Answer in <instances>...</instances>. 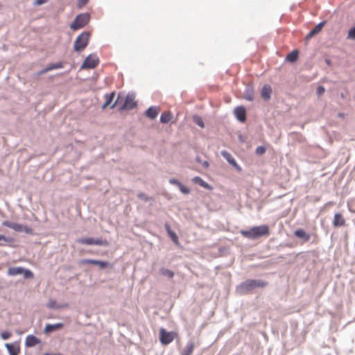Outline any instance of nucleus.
Wrapping results in <instances>:
<instances>
[{
	"mask_svg": "<svg viewBox=\"0 0 355 355\" xmlns=\"http://www.w3.org/2000/svg\"><path fill=\"white\" fill-rule=\"evenodd\" d=\"M268 285L267 281L261 279H247L236 286L235 292L240 295L254 293L256 290L261 289Z\"/></svg>",
	"mask_w": 355,
	"mask_h": 355,
	"instance_id": "nucleus-1",
	"label": "nucleus"
},
{
	"mask_svg": "<svg viewBox=\"0 0 355 355\" xmlns=\"http://www.w3.org/2000/svg\"><path fill=\"white\" fill-rule=\"evenodd\" d=\"M240 233L244 237L256 240L270 234V228L268 225H261L251 227L249 230H242Z\"/></svg>",
	"mask_w": 355,
	"mask_h": 355,
	"instance_id": "nucleus-2",
	"label": "nucleus"
},
{
	"mask_svg": "<svg viewBox=\"0 0 355 355\" xmlns=\"http://www.w3.org/2000/svg\"><path fill=\"white\" fill-rule=\"evenodd\" d=\"M91 36L92 33L89 31H83L75 39L73 50L78 53L83 52L89 44Z\"/></svg>",
	"mask_w": 355,
	"mask_h": 355,
	"instance_id": "nucleus-3",
	"label": "nucleus"
},
{
	"mask_svg": "<svg viewBox=\"0 0 355 355\" xmlns=\"http://www.w3.org/2000/svg\"><path fill=\"white\" fill-rule=\"evenodd\" d=\"M91 15L89 12H81L78 14L71 22L70 29L75 31L86 26L90 21Z\"/></svg>",
	"mask_w": 355,
	"mask_h": 355,
	"instance_id": "nucleus-4",
	"label": "nucleus"
},
{
	"mask_svg": "<svg viewBox=\"0 0 355 355\" xmlns=\"http://www.w3.org/2000/svg\"><path fill=\"white\" fill-rule=\"evenodd\" d=\"M177 337H178V334L176 331H168L164 327H161L159 329V339L162 345H168Z\"/></svg>",
	"mask_w": 355,
	"mask_h": 355,
	"instance_id": "nucleus-5",
	"label": "nucleus"
},
{
	"mask_svg": "<svg viewBox=\"0 0 355 355\" xmlns=\"http://www.w3.org/2000/svg\"><path fill=\"white\" fill-rule=\"evenodd\" d=\"M135 94L132 92H129L124 98L123 103L119 106L120 112L125 110H131L137 105V102L135 101Z\"/></svg>",
	"mask_w": 355,
	"mask_h": 355,
	"instance_id": "nucleus-6",
	"label": "nucleus"
},
{
	"mask_svg": "<svg viewBox=\"0 0 355 355\" xmlns=\"http://www.w3.org/2000/svg\"><path fill=\"white\" fill-rule=\"evenodd\" d=\"M99 62L98 57L95 53H90L83 60L80 69H93L98 65Z\"/></svg>",
	"mask_w": 355,
	"mask_h": 355,
	"instance_id": "nucleus-7",
	"label": "nucleus"
},
{
	"mask_svg": "<svg viewBox=\"0 0 355 355\" xmlns=\"http://www.w3.org/2000/svg\"><path fill=\"white\" fill-rule=\"evenodd\" d=\"M80 264L97 266L101 270H105L107 268L112 269L113 268V264L110 261L101 259H83L80 261Z\"/></svg>",
	"mask_w": 355,
	"mask_h": 355,
	"instance_id": "nucleus-8",
	"label": "nucleus"
},
{
	"mask_svg": "<svg viewBox=\"0 0 355 355\" xmlns=\"http://www.w3.org/2000/svg\"><path fill=\"white\" fill-rule=\"evenodd\" d=\"M233 114L236 119L241 123H244L247 120V110L244 105H238L233 110Z\"/></svg>",
	"mask_w": 355,
	"mask_h": 355,
	"instance_id": "nucleus-9",
	"label": "nucleus"
},
{
	"mask_svg": "<svg viewBox=\"0 0 355 355\" xmlns=\"http://www.w3.org/2000/svg\"><path fill=\"white\" fill-rule=\"evenodd\" d=\"M220 154L223 156V157L226 159L227 163L230 166H232L236 171L241 172L242 171L241 166L237 163L236 159L232 157V155L229 152L224 150L221 151Z\"/></svg>",
	"mask_w": 355,
	"mask_h": 355,
	"instance_id": "nucleus-10",
	"label": "nucleus"
},
{
	"mask_svg": "<svg viewBox=\"0 0 355 355\" xmlns=\"http://www.w3.org/2000/svg\"><path fill=\"white\" fill-rule=\"evenodd\" d=\"M243 98L250 102H252L254 99V89L252 83L246 84L243 93Z\"/></svg>",
	"mask_w": 355,
	"mask_h": 355,
	"instance_id": "nucleus-11",
	"label": "nucleus"
},
{
	"mask_svg": "<svg viewBox=\"0 0 355 355\" xmlns=\"http://www.w3.org/2000/svg\"><path fill=\"white\" fill-rule=\"evenodd\" d=\"M327 24L326 20H323L319 22L317 25L315 26L313 28H312L306 35L304 40L305 42H308L309 40H311L313 36L318 34L324 27V26Z\"/></svg>",
	"mask_w": 355,
	"mask_h": 355,
	"instance_id": "nucleus-12",
	"label": "nucleus"
},
{
	"mask_svg": "<svg viewBox=\"0 0 355 355\" xmlns=\"http://www.w3.org/2000/svg\"><path fill=\"white\" fill-rule=\"evenodd\" d=\"M63 327H64L63 322H57L55 324L46 323L43 329V332H44V334L48 335L52 332H54L55 331L61 329Z\"/></svg>",
	"mask_w": 355,
	"mask_h": 355,
	"instance_id": "nucleus-13",
	"label": "nucleus"
},
{
	"mask_svg": "<svg viewBox=\"0 0 355 355\" xmlns=\"http://www.w3.org/2000/svg\"><path fill=\"white\" fill-rule=\"evenodd\" d=\"M5 347L9 355H19L20 352L19 341H15L12 343H6Z\"/></svg>",
	"mask_w": 355,
	"mask_h": 355,
	"instance_id": "nucleus-14",
	"label": "nucleus"
},
{
	"mask_svg": "<svg viewBox=\"0 0 355 355\" xmlns=\"http://www.w3.org/2000/svg\"><path fill=\"white\" fill-rule=\"evenodd\" d=\"M272 92V89L271 86L268 84H264L260 92L261 97L264 101L267 102L270 100Z\"/></svg>",
	"mask_w": 355,
	"mask_h": 355,
	"instance_id": "nucleus-15",
	"label": "nucleus"
},
{
	"mask_svg": "<svg viewBox=\"0 0 355 355\" xmlns=\"http://www.w3.org/2000/svg\"><path fill=\"white\" fill-rule=\"evenodd\" d=\"M293 235L302 241V242H307L311 239V234L308 232H306L304 229L302 228H297L296 229L294 232Z\"/></svg>",
	"mask_w": 355,
	"mask_h": 355,
	"instance_id": "nucleus-16",
	"label": "nucleus"
},
{
	"mask_svg": "<svg viewBox=\"0 0 355 355\" xmlns=\"http://www.w3.org/2000/svg\"><path fill=\"white\" fill-rule=\"evenodd\" d=\"M168 182L171 184L177 186L183 194L187 195L190 193L191 189L188 187L184 185L178 179L171 178Z\"/></svg>",
	"mask_w": 355,
	"mask_h": 355,
	"instance_id": "nucleus-17",
	"label": "nucleus"
},
{
	"mask_svg": "<svg viewBox=\"0 0 355 355\" xmlns=\"http://www.w3.org/2000/svg\"><path fill=\"white\" fill-rule=\"evenodd\" d=\"M41 343H42V341L40 338H38L33 334H29L26 337L25 347H33L38 344H40Z\"/></svg>",
	"mask_w": 355,
	"mask_h": 355,
	"instance_id": "nucleus-18",
	"label": "nucleus"
},
{
	"mask_svg": "<svg viewBox=\"0 0 355 355\" xmlns=\"http://www.w3.org/2000/svg\"><path fill=\"white\" fill-rule=\"evenodd\" d=\"M1 225L3 226L7 227L10 229L13 230L17 232H22V228L24 224H20L16 222H12L10 220H4L2 222Z\"/></svg>",
	"mask_w": 355,
	"mask_h": 355,
	"instance_id": "nucleus-19",
	"label": "nucleus"
},
{
	"mask_svg": "<svg viewBox=\"0 0 355 355\" xmlns=\"http://www.w3.org/2000/svg\"><path fill=\"white\" fill-rule=\"evenodd\" d=\"M159 112V107L157 106H150L145 111V116L151 120H154L157 117V115Z\"/></svg>",
	"mask_w": 355,
	"mask_h": 355,
	"instance_id": "nucleus-20",
	"label": "nucleus"
},
{
	"mask_svg": "<svg viewBox=\"0 0 355 355\" xmlns=\"http://www.w3.org/2000/svg\"><path fill=\"white\" fill-rule=\"evenodd\" d=\"M333 225L334 227H340L345 225V219L340 213H336L334 216Z\"/></svg>",
	"mask_w": 355,
	"mask_h": 355,
	"instance_id": "nucleus-21",
	"label": "nucleus"
},
{
	"mask_svg": "<svg viewBox=\"0 0 355 355\" xmlns=\"http://www.w3.org/2000/svg\"><path fill=\"white\" fill-rule=\"evenodd\" d=\"M192 182L194 184H198L199 186H200L202 188L207 189L209 191H211L214 189V187L211 184H209L208 182H205L200 176H195L194 178H193Z\"/></svg>",
	"mask_w": 355,
	"mask_h": 355,
	"instance_id": "nucleus-22",
	"label": "nucleus"
},
{
	"mask_svg": "<svg viewBox=\"0 0 355 355\" xmlns=\"http://www.w3.org/2000/svg\"><path fill=\"white\" fill-rule=\"evenodd\" d=\"M298 58L299 51L297 49H294L286 55L285 58V61L290 63H294L298 60Z\"/></svg>",
	"mask_w": 355,
	"mask_h": 355,
	"instance_id": "nucleus-23",
	"label": "nucleus"
},
{
	"mask_svg": "<svg viewBox=\"0 0 355 355\" xmlns=\"http://www.w3.org/2000/svg\"><path fill=\"white\" fill-rule=\"evenodd\" d=\"M173 118V114L171 111H166L162 113L159 117V122L162 124L168 123Z\"/></svg>",
	"mask_w": 355,
	"mask_h": 355,
	"instance_id": "nucleus-24",
	"label": "nucleus"
},
{
	"mask_svg": "<svg viewBox=\"0 0 355 355\" xmlns=\"http://www.w3.org/2000/svg\"><path fill=\"white\" fill-rule=\"evenodd\" d=\"M76 242L79 244L86 245H94V237H81L76 240Z\"/></svg>",
	"mask_w": 355,
	"mask_h": 355,
	"instance_id": "nucleus-25",
	"label": "nucleus"
},
{
	"mask_svg": "<svg viewBox=\"0 0 355 355\" xmlns=\"http://www.w3.org/2000/svg\"><path fill=\"white\" fill-rule=\"evenodd\" d=\"M194 347V343L192 341H189L187 343V346L180 352V355H191L193 352Z\"/></svg>",
	"mask_w": 355,
	"mask_h": 355,
	"instance_id": "nucleus-26",
	"label": "nucleus"
},
{
	"mask_svg": "<svg viewBox=\"0 0 355 355\" xmlns=\"http://www.w3.org/2000/svg\"><path fill=\"white\" fill-rule=\"evenodd\" d=\"M22 266L10 267L7 274L8 276L21 275Z\"/></svg>",
	"mask_w": 355,
	"mask_h": 355,
	"instance_id": "nucleus-27",
	"label": "nucleus"
},
{
	"mask_svg": "<svg viewBox=\"0 0 355 355\" xmlns=\"http://www.w3.org/2000/svg\"><path fill=\"white\" fill-rule=\"evenodd\" d=\"M124 98H125V95L123 93H121V92H119L117 95V97L116 98V100L114 101V102L110 106V109H114L116 107L119 106V105H121L123 101H124Z\"/></svg>",
	"mask_w": 355,
	"mask_h": 355,
	"instance_id": "nucleus-28",
	"label": "nucleus"
},
{
	"mask_svg": "<svg viewBox=\"0 0 355 355\" xmlns=\"http://www.w3.org/2000/svg\"><path fill=\"white\" fill-rule=\"evenodd\" d=\"M159 273L162 276L168 277L169 279H172L175 275V273L173 270L164 267H162L159 269Z\"/></svg>",
	"mask_w": 355,
	"mask_h": 355,
	"instance_id": "nucleus-29",
	"label": "nucleus"
},
{
	"mask_svg": "<svg viewBox=\"0 0 355 355\" xmlns=\"http://www.w3.org/2000/svg\"><path fill=\"white\" fill-rule=\"evenodd\" d=\"M63 67L64 63L61 61L57 62H51L46 65V69H49V71L54 69H62Z\"/></svg>",
	"mask_w": 355,
	"mask_h": 355,
	"instance_id": "nucleus-30",
	"label": "nucleus"
},
{
	"mask_svg": "<svg viewBox=\"0 0 355 355\" xmlns=\"http://www.w3.org/2000/svg\"><path fill=\"white\" fill-rule=\"evenodd\" d=\"M21 275L25 279H31L34 277L33 272L24 267H22Z\"/></svg>",
	"mask_w": 355,
	"mask_h": 355,
	"instance_id": "nucleus-31",
	"label": "nucleus"
},
{
	"mask_svg": "<svg viewBox=\"0 0 355 355\" xmlns=\"http://www.w3.org/2000/svg\"><path fill=\"white\" fill-rule=\"evenodd\" d=\"M116 96V92L114 91L110 92V93H106L104 94V98H105V103H107L108 105H110L112 104V101Z\"/></svg>",
	"mask_w": 355,
	"mask_h": 355,
	"instance_id": "nucleus-32",
	"label": "nucleus"
},
{
	"mask_svg": "<svg viewBox=\"0 0 355 355\" xmlns=\"http://www.w3.org/2000/svg\"><path fill=\"white\" fill-rule=\"evenodd\" d=\"M94 245L108 247L110 245V243L106 239L97 237L94 238Z\"/></svg>",
	"mask_w": 355,
	"mask_h": 355,
	"instance_id": "nucleus-33",
	"label": "nucleus"
},
{
	"mask_svg": "<svg viewBox=\"0 0 355 355\" xmlns=\"http://www.w3.org/2000/svg\"><path fill=\"white\" fill-rule=\"evenodd\" d=\"M192 119H193V122L195 124H196L197 125H198L201 128H205V123L203 121L202 118L200 116H199L198 114H195V115L193 116Z\"/></svg>",
	"mask_w": 355,
	"mask_h": 355,
	"instance_id": "nucleus-34",
	"label": "nucleus"
},
{
	"mask_svg": "<svg viewBox=\"0 0 355 355\" xmlns=\"http://www.w3.org/2000/svg\"><path fill=\"white\" fill-rule=\"evenodd\" d=\"M167 234L176 245H180L179 237L173 230L168 232Z\"/></svg>",
	"mask_w": 355,
	"mask_h": 355,
	"instance_id": "nucleus-35",
	"label": "nucleus"
},
{
	"mask_svg": "<svg viewBox=\"0 0 355 355\" xmlns=\"http://www.w3.org/2000/svg\"><path fill=\"white\" fill-rule=\"evenodd\" d=\"M137 198L144 202H153L154 198L151 196H148L147 194L143 192H140L137 194Z\"/></svg>",
	"mask_w": 355,
	"mask_h": 355,
	"instance_id": "nucleus-36",
	"label": "nucleus"
},
{
	"mask_svg": "<svg viewBox=\"0 0 355 355\" xmlns=\"http://www.w3.org/2000/svg\"><path fill=\"white\" fill-rule=\"evenodd\" d=\"M266 147L265 146H259L255 150V154L258 156H261L266 152Z\"/></svg>",
	"mask_w": 355,
	"mask_h": 355,
	"instance_id": "nucleus-37",
	"label": "nucleus"
},
{
	"mask_svg": "<svg viewBox=\"0 0 355 355\" xmlns=\"http://www.w3.org/2000/svg\"><path fill=\"white\" fill-rule=\"evenodd\" d=\"M347 38L349 40H355V25L349 29Z\"/></svg>",
	"mask_w": 355,
	"mask_h": 355,
	"instance_id": "nucleus-38",
	"label": "nucleus"
},
{
	"mask_svg": "<svg viewBox=\"0 0 355 355\" xmlns=\"http://www.w3.org/2000/svg\"><path fill=\"white\" fill-rule=\"evenodd\" d=\"M3 241L8 243H12L15 242V239L13 237L6 236L4 234H0V241Z\"/></svg>",
	"mask_w": 355,
	"mask_h": 355,
	"instance_id": "nucleus-39",
	"label": "nucleus"
},
{
	"mask_svg": "<svg viewBox=\"0 0 355 355\" xmlns=\"http://www.w3.org/2000/svg\"><path fill=\"white\" fill-rule=\"evenodd\" d=\"M12 336V333L9 331H3L1 333V338L3 340L9 339Z\"/></svg>",
	"mask_w": 355,
	"mask_h": 355,
	"instance_id": "nucleus-40",
	"label": "nucleus"
},
{
	"mask_svg": "<svg viewBox=\"0 0 355 355\" xmlns=\"http://www.w3.org/2000/svg\"><path fill=\"white\" fill-rule=\"evenodd\" d=\"M22 232H25V233H26L27 234H29V235H33L34 234L33 230L31 227H29V226H28L26 225H23Z\"/></svg>",
	"mask_w": 355,
	"mask_h": 355,
	"instance_id": "nucleus-41",
	"label": "nucleus"
},
{
	"mask_svg": "<svg viewBox=\"0 0 355 355\" xmlns=\"http://www.w3.org/2000/svg\"><path fill=\"white\" fill-rule=\"evenodd\" d=\"M46 307L49 309H58V306L57 305V302L55 300H51L46 304Z\"/></svg>",
	"mask_w": 355,
	"mask_h": 355,
	"instance_id": "nucleus-42",
	"label": "nucleus"
},
{
	"mask_svg": "<svg viewBox=\"0 0 355 355\" xmlns=\"http://www.w3.org/2000/svg\"><path fill=\"white\" fill-rule=\"evenodd\" d=\"M325 92V87L323 85H319L316 89V94L318 96H322Z\"/></svg>",
	"mask_w": 355,
	"mask_h": 355,
	"instance_id": "nucleus-43",
	"label": "nucleus"
},
{
	"mask_svg": "<svg viewBox=\"0 0 355 355\" xmlns=\"http://www.w3.org/2000/svg\"><path fill=\"white\" fill-rule=\"evenodd\" d=\"M89 0H77V8L78 9L82 8L83 6H85Z\"/></svg>",
	"mask_w": 355,
	"mask_h": 355,
	"instance_id": "nucleus-44",
	"label": "nucleus"
},
{
	"mask_svg": "<svg viewBox=\"0 0 355 355\" xmlns=\"http://www.w3.org/2000/svg\"><path fill=\"white\" fill-rule=\"evenodd\" d=\"M49 0H34L33 4L34 6H42L46 2H48Z\"/></svg>",
	"mask_w": 355,
	"mask_h": 355,
	"instance_id": "nucleus-45",
	"label": "nucleus"
},
{
	"mask_svg": "<svg viewBox=\"0 0 355 355\" xmlns=\"http://www.w3.org/2000/svg\"><path fill=\"white\" fill-rule=\"evenodd\" d=\"M49 69H46V66L44 69H42L40 70L39 71H37V72L35 73V76H41V75H42V74L46 73H47V72H49Z\"/></svg>",
	"mask_w": 355,
	"mask_h": 355,
	"instance_id": "nucleus-46",
	"label": "nucleus"
},
{
	"mask_svg": "<svg viewBox=\"0 0 355 355\" xmlns=\"http://www.w3.org/2000/svg\"><path fill=\"white\" fill-rule=\"evenodd\" d=\"M164 228L167 234L168 233V232L173 230L171 227V225L168 223H164Z\"/></svg>",
	"mask_w": 355,
	"mask_h": 355,
	"instance_id": "nucleus-47",
	"label": "nucleus"
},
{
	"mask_svg": "<svg viewBox=\"0 0 355 355\" xmlns=\"http://www.w3.org/2000/svg\"><path fill=\"white\" fill-rule=\"evenodd\" d=\"M202 166L204 168H207L209 167V162L207 161V160H205V161H202V164H201Z\"/></svg>",
	"mask_w": 355,
	"mask_h": 355,
	"instance_id": "nucleus-48",
	"label": "nucleus"
},
{
	"mask_svg": "<svg viewBox=\"0 0 355 355\" xmlns=\"http://www.w3.org/2000/svg\"><path fill=\"white\" fill-rule=\"evenodd\" d=\"M195 160H196V162H198V163H199L200 164L202 162V159H201L200 156H196Z\"/></svg>",
	"mask_w": 355,
	"mask_h": 355,
	"instance_id": "nucleus-49",
	"label": "nucleus"
},
{
	"mask_svg": "<svg viewBox=\"0 0 355 355\" xmlns=\"http://www.w3.org/2000/svg\"><path fill=\"white\" fill-rule=\"evenodd\" d=\"M239 140L240 142L243 143L245 141L244 138L242 135L239 134L238 136Z\"/></svg>",
	"mask_w": 355,
	"mask_h": 355,
	"instance_id": "nucleus-50",
	"label": "nucleus"
},
{
	"mask_svg": "<svg viewBox=\"0 0 355 355\" xmlns=\"http://www.w3.org/2000/svg\"><path fill=\"white\" fill-rule=\"evenodd\" d=\"M324 62L327 65H331V60L329 58H325Z\"/></svg>",
	"mask_w": 355,
	"mask_h": 355,
	"instance_id": "nucleus-51",
	"label": "nucleus"
},
{
	"mask_svg": "<svg viewBox=\"0 0 355 355\" xmlns=\"http://www.w3.org/2000/svg\"><path fill=\"white\" fill-rule=\"evenodd\" d=\"M44 355H63L61 353H50V352H46L44 354Z\"/></svg>",
	"mask_w": 355,
	"mask_h": 355,
	"instance_id": "nucleus-52",
	"label": "nucleus"
},
{
	"mask_svg": "<svg viewBox=\"0 0 355 355\" xmlns=\"http://www.w3.org/2000/svg\"><path fill=\"white\" fill-rule=\"evenodd\" d=\"M338 117H339V118H344L345 117V114L343 113V112H339L338 114Z\"/></svg>",
	"mask_w": 355,
	"mask_h": 355,
	"instance_id": "nucleus-53",
	"label": "nucleus"
},
{
	"mask_svg": "<svg viewBox=\"0 0 355 355\" xmlns=\"http://www.w3.org/2000/svg\"><path fill=\"white\" fill-rule=\"evenodd\" d=\"M107 106H109L107 103H105V102L103 103V104L101 105V109L102 110H104L105 109Z\"/></svg>",
	"mask_w": 355,
	"mask_h": 355,
	"instance_id": "nucleus-54",
	"label": "nucleus"
},
{
	"mask_svg": "<svg viewBox=\"0 0 355 355\" xmlns=\"http://www.w3.org/2000/svg\"><path fill=\"white\" fill-rule=\"evenodd\" d=\"M340 97H341L342 98H343V99L345 98V95H344V94H343V93H341V94H340Z\"/></svg>",
	"mask_w": 355,
	"mask_h": 355,
	"instance_id": "nucleus-55",
	"label": "nucleus"
},
{
	"mask_svg": "<svg viewBox=\"0 0 355 355\" xmlns=\"http://www.w3.org/2000/svg\"><path fill=\"white\" fill-rule=\"evenodd\" d=\"M73 67H74V64H73V65L71 66V67L70 69H69V71H67L66 73H68L69 71H71V69Z\"/></svg>",
	"mask_w": 355,
	"mask_h": 355,
	"instance_id": "nucleus-56",
	"label": "nucleus"
},
{
	"mask_svg": "<svg viewBox=\"0 0 355 355\" xmlns=\"http://www.w3.org/2000/svg\"><path fill=\"white\" fill-rule=\"evenodd\" d=\"M3 245H4V244L0 243V246H3Z\"/></svg>",
	"mask_w": 355,
	"mask_h": 355,
	"instance_id": "nucleus-57",
	"label": "nucleus"
}]
</instances>
